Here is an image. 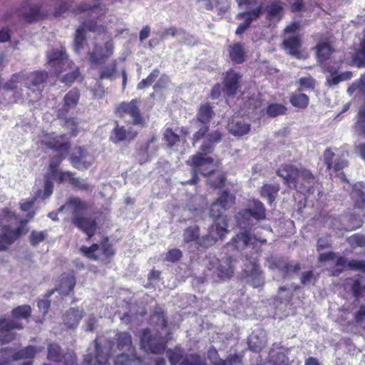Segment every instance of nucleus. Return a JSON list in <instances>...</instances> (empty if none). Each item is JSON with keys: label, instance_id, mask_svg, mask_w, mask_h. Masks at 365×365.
Instances as JSON below:
<instances>
[{"label": "nucleus", "instance_id": "32", "mask_svg": "<svg viewBox=\"0 0 365 365\" xmlns=\"http://www.w3.org/2000/svg\"><path fill=\"white\" fill-rule=\"evenodd\" d=\"M114 365H143L142 360L135 352L120 353L114 360Z\"/></svg>", "mask_w": 365, "mask_h": 365}, {"label": "nucleus", "instance_id": "21", "mask_svg": "<svg viewBox=\"0 0 365 365\" xmlns=\"http://www.w3.org/2000/svg\"><path fill=\"white\" fill-rule=\"evenodd\" d=\"M229 132L235 136H242L250 130V124L241 118H233L228 123Z\"/></svg>", "mask_w": 365, "mask_h": 365}, {"label": "nucleus", "instance_id": "4", "mask_svg": "<svg viewBox=\"0 0 365 365\" xmlns=\"http://www.w3.org/2000/svg\"><path fill=\"white\" fill-rule=\"evenodd\" d=\"M62 158V156H56L51 159L49 164L48 172L45 177L44 189L43 191H38V197L42 199L48 197L53 192V183L55 180L60 182L69 181L79 188H86V184L84 181L74 178L72 173L58 170V167Z\"/></svg>", "mask_w": 365, "mask_h": 365}, {"label": "nucleus", "instance_id": "45", "mask_svg": "<svg viewBox=\"0 0 365 365\" xmlns=\"http://www.w3.org/2000/svg\"><path fill=\"white\" fill-rule=\"evenodd\" d=\"M180 365H206V363L198 354H191L185 355Z\"/></svg>", "mask_w": 365, "mask_h": 365}, {"label": "nucleus", "instance_id": "22", "mask_svg": "<svg viewBox=\"0 0 365 365\" xmlns=\"http://www.w3.org/2000/svg\"><path fill=\"white\" fill-rule=\"evenodd\" d=\"M241 76L233 71H228L225 80L224 92L228 96H234L240 87Z\"/></svg>", "mask_w": 365, "mask_h": 365}, {"label": "nucleus", "instance_id": "64", "mask_svg": "<svg viewBox=\"0 0 365 365\" xmlns=\"http://www.w3.org/2000/svg\"><path fill=\"white\" fill-rule=\"evenodd\" d=\"M348 266L351 270L365 272V261L364 260H351Z\"/></svg>", "mask_w": 365, "mask_h": 365}, {"label": "nucleus", "instance_id": "36", "mask_svg": "<svg viewBox=\"0 0 365 365\" xmlns=\"http://www.w3.org/2000/svg\"><path fill=\"white\" fill-rule=\"evenodd\" d=\"M324 158L329 169L334 168L335 170H340L347 166L346 160H339L337 163L334 162V159L336 158V154L330 148L325 150Z\"/></svg>", "mask_w": 365, "mask_h": 365}, {"label": "nucleus", "instance_id": "53", "mask_svg": "<svg viewBox=\"0 0 365 365\" xmlns=\"http://www.w3.org/2000/svg\"><path fill=\"white\" fill-rule=\"evenodd\" d=\"M116 61H113L107 66L104 67L100 74L101 78H111L115 73Z\"/></svg>", "mask_w": 365, "mask_h": 365}, {"label": "nucleus", "instance_id": "54", "mask_svg": "<svg viewBox=\"0 0 365 365\" xmlns=\"http://www.w3.org/2000/svg\"><path fill=\"white\" fill-rule=\"evenodd\" d=\"M47 237L46 231H33L31 233L30 242L32 245H36L44 241Z\"/></svg>", "mask_w": 365, "mask_h": 365}, {"label": "nucleus", "instance_id": "7", "mask_svg": "<svg viewBox=\"0 0 365 365\" xmlns=\"http://www.w3.org/2000/svg\"><path fill=\"white\" fill-rule=\"evenodd\" d=\"M236 260L231 257H223L221 259L211 258L208 264V269L212 270L214 274L220 280H225L232 277Z\"/></svg>", "mask_w": 365, "mask_h": 365}, {"label": "nucleus", "instance_id": "41", "mask_svg": "<svg viewBox=\"0 0 365 365\" xmlns=\"http://www.w3.org/2000/svg\"><path fill=\"white\" fill-rule=\"evenodd\" d=\"M279 190L278 185H264L262 187L261 195L264 197H267L269 204H272Z\"/></svg>", "mask_w": 365, "mask_h": 365}, {"label": "nucleus", "instance_id": "57", "mask_svg": "<svg viewBox=\"0 0 365 365\" xmlns=\"http://www.w3.org/2000/svg\"><path fill=\"white\" fill-rule=\"evenodd\" d=\"M164 139L168 146H173L179 140V136L172 129L167 128L164 133Z\"/></svg>", "mask_w": 365, "mask_h": 365}, {"label": "nucleus", "instance_id": "13", "mask_svg": "<svg viewBox=\"0 0 365 365\" xmlns=\"http://www.w3.org/2000/svg\"><path fill=\"white\" fill-rule=\"evenodd\" d=\"M41 143L49 148L61 152V155L66 153L70 148L64 135H56L54 133L43 134Z\"/></svg>", "mask_w": 365, "mask_h": 365}, {"label": "nucleus", "instance_id": "62", "mask_svg": "<svg viewBox=\"0 0 365 365\" xmlns=\"http://www.w3.org/2000/svg\"><path fill=\"white\" fill-rule=\"evenodd\" d=\"M181 257V251L178 249H173L167 252L165 259L168 261L174 262L179 260Z\"/></svg>", "mask_w": 365, "mask_h": 365}, {"label": "nucleus", "instance_id": "14", "mask_svg": "<svg viewBox=\"0 0 365 365\" xmlns=\"http://www.w3.org/2000/svg\"><path fill=\"white\" fill-rule=\"evenodd\" d=\"M22 329L21 323L14 319L3 318L0 319V341L9 343L15 338L13 329Z\"/></svg>", "mask_w": 365, "mask_h": 365}, {"label": "nucleus", "instance_id": "23", "mask_svg": "<svg viewBox=\"0 0 365 365\" xmlns=\"http://www.w3.org/2000/svg\"><path fill=\"white\" fill-rule=\"evenodd\" d=\"M48 77L45 71H34L30 73L26 79V87L34 92L40 91V86Z\"/></svg>", "mask_w": 365, "mask_h": 365}, {"label": "nucleus", "instance_id": "50", "mask_svg": "<svg viewBox=\"0 0 365 365\" xmlns=\"http://www.w3.org/2000/svg\"><path fill=\"white\" fill-rule=\"evenodd\" d=\"M207 357L213 365H227L228 364L227 361L222 360L219 357L218 353L214 347L208 350Z\"/></svg>", "mask_w": 365, "mask_h": 365}, {"label": "nucleus", "instance_id": "2", "mask_svg": "<svg viewBox=\"0 0 365 365\" xmlns=\"http://www.w3.org/2000/svg\"><path fill=\"white\" fill-rule=\"evenodd\" d=\"M120 353H133L135 349L133 345L132 336L128 332H118L108 342V346L102 347L96 340V355L86 356L85 365H108V355Z\"/></svg>", "mask_w": 365, "mask_h": 365}, {"label": "nucleus", "instance_id": "37", "mask_svg": "<svg viewBox=\"0 0 365 365\" xmlns=\"http://www.w3.org/2000/svg\"><path fill=\"white\" fill-rule=\"evenodd\" d=\"M207 235L202 236L201 238H199L200 236V230L197 226H190L186 228L183 232V241L185 243L192 242L194 241H197V245L202 247H209L210 246H204L201 245V240L205 237Z\"/></svg>", "mask_w": 365, "mask_h": 365}, {"label": "nucleus", "instance_id": "60", "mask_svg": "<svg viewBox=\"0 0 365 365\" xmlns=\"http://www.w3.org/2000/svg\"><path fill=\"white\" fill-rule=\"evenodd\" d=\"M315 280L316 277L312 271L304 272L302 274L301 283L302 284L307 285L314 284Z\"/></svg>", "mask_w": 365, "mask_h": 365}, {"label": "nucleus", "instance_id": "27", "mask_svg": "<svg viewBox=\"0 0 365 365\" xmlns=\"http://www.w3.org/2000/svg\"><path fill=\"white\" fill-rule=\"evenodd\" d=\"M79 99V93L77 90L70 91L64 96V103L59 110L58 116L64 117V115L78 103Z\"/></svg>", "mask_w": 365, "mask_h": 365}, {"label": "nucleus", "instance_id": "40", "mask_svg": "<svg viewBox=\"0 0 365 365\" xmlns=\"http://www.w3.org/2000/svg\"><path fill=\"white\" fill-rule=\"evenodd\" d=\"M266 11L269 20L279 21L282 18V7L279 1L272 2L267 6Z\"/></svg>", "mask_w": 365, "mask_h": 365}, {"label": "nucleus", "instance_id": "31", "mask_svg": "<svg viewBox=\"0 0 365 365\" xmlns=\"http://www.w3.org/2000/svg\"><path fill=\"white\" fill-rule=\"evenodd\" d=\"M96 24L93 21L84 22L82 26H80L76 30V37L74 40V50L76 53H79L83 48V43L84 41V32L85 28L89 31H95Z\"/></svg>", "mask_w": 365, "mask_h": 365}, {"label": "nucleus", "instance_id": "61", "mask_svg": "<svg viewBox=\"0 0 365 365\" xmlns=\"http://www.w3.org/2000/svg\"><path fill=\"white\" fill-rule=\"evenodd\" d=\"M98 323L97 318L93 315H89L87 319H86L85 322V330L87 331H93Z\"/></svg>", "mask_w": 365, "mask_h": 365}, {"label": "nucleus", "instance_id": "49", "mask_svg": "<svg viewBox=\"0 0 365 365\" xmlns=\"http://www.w3.org/2000/svg\"><path fill=\"white\" fill-rule=\"evenodd\" d=\"M287 108L279 103L270 104L267 109V113L269 117L274 118L285 113Z\"/></svg>", "mask_w": 365, "mask_h": 365}, {"label": "nucleus", "instance_id": "46", "mask_svg": "<svg viewBox=\"0 0 365 365\" xmlns=\"http://www.w3.org/2000/svg\"><path fill=\"white\" fill-rule=\"evenodd\" d=\"M332 52L331 46L326 42L320 43L317 46V56L319 61L327 60Z\"/></svg>", "mask_w": 365, "mask_h": 365}, {"label": "nucleus", "instance_id": "9", "mask_svg": "<svg viewBox=\"0 0 365 365\" xmlns=\"http://www.w3.org/2000/svg\"><path fill=\"white\" fill-rule=\"evenodd\" d=\"M140 345L145 352L160 354L165 348V340L158 332L151 333L145 329L140 336Z\"/></svg>", "mask_w": 365, "mask_h": 365}, {"label": "nucleus", "instance_id": "11", "mask_svg": "<svg viewBox=\"0 0 365 365\" xmlns=\"http://www.w3.org/2000/svg\"><path fill=\"white\" fill-rule=\"evenodd\" d=\"M267 265L269 269L277 271L282 278H286L292 273H297L300 269L299 264H289L283 259L276 257L269 258Z\"/></svg>", "mask_w": 365, "mask_h": 365}, {"label": "nucleus", "instance_id": "3", "mask_svg": "<svg viewBox=\"0 0 365 365\" xmlns=\"http://www.w3.org/2000/svg\"><path fill=\"white\" fill-rule=\"evenodd\" d=\"M34 215V213L29 214L28 220H19L21 225L16 229H11L10 225L19 222V220L13 212L8 210L3 211L0 218V251L5 250L18 237L27 233L28 229L26 227V225L29 220L33 218Z\"/></svg>", "mask_w": 365, "mask_h": 365}, {"label": "nucleus", "instance_id": "33", "mask_svg": "<svg viewBox=\"0 0 365 365\" xmlns=\"http://www.w3.org/2000/svg\"><path fill=\"white\" fill-rule=\"evenodd\" d=\"M76 284V280L73 275L63 274L61 277L60 282L56 288V291L61 294L67 295L73 289Z\"/></svg>", "mask_w": 365, "mask_h": 365}, {"label": "nucleus", "instance_id": "55", "mask_svg": "<svg viewBox=\"0 0 365 365\" xmlns=\"http://www.w3.org/2000/svg\"><path fill=\"white\" fill-rule=\"evenodd\" d=\"M349 244L354 247L365 246V236L355 234L347 239Z\"/></svg>", "mask_w": 365, "mask_h": 365}, {"label": "nucleus", "instance_id": "34", "mask_svg": "<svg viewBox=\"0 0 365 365\" xmlns=\"http://www.w3.org/2000/svg\"><path fill=\"white\" fill-rule=\"evenodd\" d=\"M266 344L267 339L262 331H260L259 333L253 332L248 340L250 349L255 352L260 351Z\"/></svg>", "mask_w": 365, "mask_h": 365}, {"label": "nucleus", "instance_id": "58", "mask_svg": "<svg viewBox=\"0 0 365 365\" xmlns=\"http://www.w3.org/2000/svg\"><path fill=\"white\" fill-rule=\"evenodd\" d=\"M209 129V124L200 123L198 130L193 135V144L202 139Z\"/></svg>", "mask_w": 365, "mask_h": 365}, {"label": "nucleus", "instance_id": "24", "mask_svg": "<svg viewBox=\"0 0 365 365\" xmlns=\"http://www.w3.org/2000/svg\"><path fill=\"white\" fill-rule=\"evenodd\" d=\"M222 133L217 130L209 133L200 148V151L204 154H208L212 152L214 145L222 140Z\"/></svg>", "mask_w": 365, "mask_h": 365}, {"label": "nucleus", "instance_id": "51", "mask_svg": "<svg viewBox=\"0 0 365 365\" xmlns=\"http://www.w3.org/2000/svg\"><path fill=\"white\" fill-rule=\"evenodd\" d=\"M299 91L313 90L315 86V81L311 76H306L299 78Z\"/></svg>", "mask_w": 365, "mask_h": 365}, {"label": "nucleus", "instance_id": "47", "mask_svg": "<svg viewBox=\"0 0 365 365\" xmlns=\"http://www.w3.org/2000/svg\"><path fill=\"white\" fill-rule=\"evenodd\" d=\"M31 314V307L29 305H21L12 310L14 319H27Z\"/></svg>", "mask_w": 365, "mask_h": 365}, {"label": "nucleus", "instance_id": "59", "mask_svg": "<svg viewBox=\"0 0 365 365\" xmlns=\"http://www.w3.org/2000/svg\"><path fill=\"white\" fill-rule=\"evenodd\" d=\"M349 225H348V227L346 228V230L349 231L353 230L355 229H358L363 224V220H361V218L356 215L351 216L349 217Z\"/></svg>", "mask_w": 365, "mask_h": 365}, {"label": "nucleus", "instance_id": "30", "mask_svg": "<svg viewBox=\"0 0 365 365\" xmlns=\"http://www.w3.org/2000/svg\"><path fill=\"white\" fill-rule=\"evenodd\" d=\"M283 46L287 53L297 58H299L301 42L297 36H290L285 37L283 41Z\"/></svg>", "mask_w": 365, "mask_h": 365}, {"label": "nucleus", "instance_id": "48", "mask_svg": "<svg viewBox=\"0 0 365 365\" xmlns=\"http://www.w3.org/2000/svg\"><path fill=\"white\" fill-rule=\"evenodd\" d=\"M352 199L355 202V206L358 208L363 209L365 206V195L359 189L356 188L355 185L351 192Z\"/></svg>", "mask_w": 365, "mask_h": 365}, {"label": "nucleus", "instance_id": "8", "mask_svg": "<svg viewBox=\"0 0 365 365\" xmlns=\"http://www.w3.org/2000/svg\"><path fill=\"white\" fill-rule=\"evenodd\" d=\"M114 52V43L112 39L104 42H95L88 53L89 61L92 64L103 63Z\"/></svg>", "mask_w": 365, "mask_h": 365}, {"label": "nucleus", "instance_id": "52", "mask_svg": "<svg viewBox=\"0 0 365 365\" xmlns=\"http://www.w3.org/2000/svg\"><path fill=\"white\" fill-rule=\"evenodd\" d=\"M355 62L358 67L365 66V38L361 42L360 48L356 53Z\"/></svg>", "mask_w": 365, "mask_h": 365}, {"label": "nucleus", "instance_id": "18", "mask_svg": "<svg viewBox=\"0 0 365 365\" xmlns=\"http://www.w3.org/2000/svg\"><path fill=\"white\" fill-rule=\"evenodd\" d=\"M279 177L282 178L284 182L289 187L293 185L297 188L299 182V170L294 165H284L277 171Z\"/></svg>", "mask_w": 365, "mask_h": 365}, {"label": "nucleus", "instance_id": "17", "mask_svg": "<svg viewBox=\"0 0 365 365\" xmlns=\"http://www.w3.org/2000/svg\"><path fill=\"white\" fill-rule=\"evenodd\" d=\"M136 135L137 131L134 130L131 126H120L117 124L110 133V139L112 142L118 143L122 141L132 140Z\"/></svg>", "mask_w": 365, "mask_h": 365}, {"label": "nucleus", "instance_id": "12", "mask_svg": "<svg viewBox=\"0 0 365 365\" xmlns=\"http://www.w3.org/2000/svg\"><path fill=\"white\" fill-rule=\"evenodd\" d=\"M117 113L120 117L124 118L127 116L130 117L131 121L134 125L143 123L137 100H132L129 103L123 102L120 103L117 108Z\"/></svg>", "mask_w": 365, "mask_h": 365}, {"label": "nucleus", "instance_id": "28", "mask_svg": "<svg viewBox=\"0 0 365 365\" xmlns=\"http://www.w3.org/2000/svg\"><path fill=\"white\" fill-rule=\"evenodd\" d=\"M86 206L83 202L78 198L73 197L70 198L66 205L59 208L58 212H60L66 210L71 212L73 217L75 215H81V213L86 210Z\"/></svg>", "mask_w": 365, "mask_h": 365}, {"label": "nucleus", "instance_id": "20", "mask_svg": "<svg viewBox=\"0 0 365 365\" xmlns=\"http://www.w3.org/2000/svg\"><path fill=\"white\" fill-rule=\"evenodd\" d=\"M92 157L81 148L75 149L71 157V163L77 169L88 168L92 164Z\"/></svg>", "mask_w": 365, "mask_h": 365}, {"label": "nucleus", "instance_id": "44", "mask_svg": "<svg viewBox=\"0 0 365 365\" xmlns=\"http://www.w3.org/2000/svg\"><path fill=\"white\" fill-rule=\"evenodd\" d=\"M166 356L168 358L171 365H176L178 362H180V360H182V358L184 357L183 351L179 346H176L173 349H168L166 351Z\"/></svg>", "mask_w": 365, "mask_h": 365}, {"label": "nucleus", "instance_id": "15", "mask_svg": "<svg viewBox=\"0 0 365 365\" xmlns=\"http://www.w3.org/2000/svg\"><path fill=\"white\" fill-rule=\"evenodd\" d=\"M81 251L89 259L97 260L101 259L100 254L105 256L106 259L113 256L115 253L114 250L110 245H102L101 247L97 244H93L91 247H82Z\"/></svg>", "mask_w": 365, "mask_h": 365}, {"label": "nucleus", "instance_id": "38", "mask_svg": "<svg viewBox=\"0 0 365 365\" xmlns=\"http://www.w3.org/2000/svg\"><path fill=\"white\" fill-rule=\"evenodd\" d=\"M252 244L253 242H252L250 237L246 232L237 235L232 240V245L237 250H242Z\"/></svg>", "mask_w": 365, "mask_h": 365}, {"label": "nucleus", "instance_id": "10", "mask_svg": "<svg viewBox=\"0 0 365 365\" xmlns=\"http://www.w3.org/2000/svg\"><path fill=\"white\" fill-rule=\"evenodd\" d=\"M48 64L55 69L56 74L60 73L66 68L71 67V62L68 61L65 48L61 46L59 48H53L47 52Z\"/></svg>", "mask_w": 365, "mask_h": 365}, {"label": "nucleus", "instance_id": "1", "mask_svg": "<svg viewBox=\"0 0 365 365\" xmlns=\"http://www.w3.org/2000/svg\"><path fill=\"white\" fill-rule=\"evenodd\" d=\"M235 197L232 194L223 192L217 200L210 207V216L215 219L213 224L209 227L207 234L201 240L204 246L213 245L218 239H222L228 232L227 219L221 215V209L227 210L235 204Z\"/></svg>", "mask_w": 365, "mask_h": 365}, {"label": "nucleus", "instance_id": "35", "mask_svg": "<svg viewBox=\"0 0 365 365\" xmlns=\"http://www.w3.org/2000/svg\"><path fill=\"white\" fill-rule=\"evenodd\" d=\"M230 59L236 63H242L245 61V48L240 43H235L228 48Z\"/></svg>", "mask_w": 365, "mask_h": 365}, {"label": "nucleus", "instance_id": "29", "mask_svg": "<svg viewBox=\"0 0 365 365\" xmlns=\"http://www.w3.org/2000/svg\"><path fill=\"white\" fill-rule=\"evenodd\" d=\"M262 12L261 7L257 8L255 10L248 12H242L238 14V16L243 18L245 21L240 24L237 30L236 34H240L245 31V29L250 26V23L259 16Z\"/></svg>", "mask_w": 365, "mask_h": 365}, {"label": "nucleus", "instance_id": "6", "mask_svg": "<svg viewBox=\"0 0 365 365\" xmlns=\"http://www.w3.org/2000/svg\"><path fill=\"white\" fill-rule=\"evenodd\" d=\"M206 154L199 151L197 154L191 156L187 163L192 168V178L184 182L185 184H196L197 173L203 175L211 174L214 172V160L211 157H205Z\"/></svg>", "mask_w": 365, "mask_h": 365}, {"label": "nucleus", "instance_id": "63", "mask_svg": "<svg viewBox=\"0 0 365 365\" xmlns=\"http://www.w3.org/2000/svg\"><path fill=\"white\" fill-rule=\"evenodd\" d=\"M79 72L78 69H75L71 72L66 73L64 76L61 78V81L66 84H71L78 76Z\"/></svg>", "mask_w": 365, "mask_h": 365}, {"label": "nucleus", "instance_id": "19", "mask_svg": "<svg viewBox=\"0 0 365 365\" xmlns=\"http://www.w3.org/2000/svg\"><path fill=\"white\" fill-rule=\"evenodd\" d=\"M250 262V269L248 266L245 269V272H247V282L255 288L259 287L264 284L262 272L259 265L256 263L255 259H252Z\"/></svg>", "mask_w": 365, "mask_h": 365}, {"label": "nucleus", "instance_id": "25", "mask_svg": "<svg viewBox=\"0 0 365 365\" xmlns=\"http://www.w3.org/2000/svg\"><path fill=\"white\" fill-rule=\"evenodd\" d=\"M4 351L6 352L8 359L11 356L14 361H17L24 359L34 358L37 353L41 351V348H35L29 346L14 354H13L11 349H5Z\"/></svg>", "mask_w": 365, "mask_h": 365}, {"label": "nucleus", "instance_id": "16", "mask_svg": "<svg viewBox=\"0 0 365 365\" xmlns=\"http://www.w3.org/2000/svg\"><path fill=\"white\" fill-rule=\"evenodd\" d=\"M72 223L79 230L85 232L90 240L96 230V222L91 217L75 215L72 217Z\"/></svg>", "mask_w": 365, "mask_h": 365}, {"label": "nucleus", "instance_id": "56", "mask_svg": "<svg viewBox=\"0 0 365 365\" xmlns=\"http://www.w3.org/2000/svg\"><path fill=\"white\" fill-rule=\"evenodd\" d=\"M22 79L23 76L21 74H14L11 79L4 84V89L7 91L16 89L17 88V83H19Z\"/></svg>", "mask_w": 365, "mask_h": 365}, {"label": "nucleus", "instance_id": "42", "mask_svg": "<svg viewBox=\"0 0 365 365\" xmlns=\"http://www.w3.org/2000/svg\"><path fill=\"white\" fill-rule=\"evenodd\" d=\"M63 355L61 347L56 344H50L48 347L47 358L55 362H59L62 360Z\"/></svg>", "mask_w": 365, "mask_h": 365}, {"label": "nucleus", "instance_id": "26", "mask_svg": "<svg viewBox=\"0 0 365 365\" xmlns=\"http://www.w3.org/2000/svg\"><path fill=\"white\" fill-rule=\"evenodd\" d=\"M83 310L79 308H71L63 317L64 324L68 328H75L78 326L83 316Z\"/></svg>", "mask_w": 365, "mask_h": 365}, {"label": "nucleus", "instance_id": "5", "mask_svg": "<svg viewBox=\"0 0 365 365\" xmlns=\"http://www.w3.org/2000/svg\"><path fill=\"white\" fill-rule=\"evenodd\" d=\"M247 209L240 211L235 216L238 226L246 230L253 225V220H259L265 218V209L263 204L259 200H253L252 204Z\"/></svg>", "mask_w": 365, "mask_h": 365}, {"label": "nucleus", "instance_id": "39", "mask_svg": "<svg viewBox=\"0 0 365 365\" xmlns=\"http://www.w3.org/2000/svg\"><path fill=\"white\" fill-rule=\"evenodd\" d=\"M213 115L212 108L208 104L202 105L197 115V122L200 123L209 124Z\"/></svg>", "mask_w": 365, "mask_h": 365}, {"label": "nucleus", "instance_id": "43", "mask_svg": "<svg viewBox=\"0 0 365 365\" xmlns=\"http://www.w3.org/2000/svg\"><path fill=\"white\" fill-rule=\"evenodd\" d=\"M290 103L294 107L305 108L309 104V97L304 93H296L291 96Z\"/></svg>", "mask_w": 365, "mask_h": 365}]
</instances>
